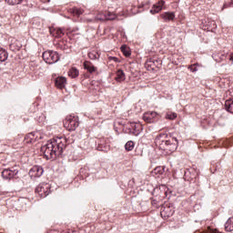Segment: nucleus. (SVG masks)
Masks as SVG:
<instances>
[{"mask_svg": "<svg viewBox=\"0 0 233 233\" xmlns=\"http://www.w3.org/2000/svg\"><path fill=\"white\" fill-rule=\"evenodd\" d=\"M66 138L61 137L53 138L41 147V153L46 159H56V157H65V150H66Z\"/></svg>", "mask_w": 233, "mask_h": 233, "instance_id": "1", "label": "nucleus"}, {"mask_svg": "<svg viewBox=\"0 0 233 233\" xmlns=\"http://www.w3.org/2000/svg\"><path fill=\"white\" fill-rule=\"evenodd\" d=\"M155 145L166 154H172L177 150V138L167 133H160L155 138Z\"/></svg>", "mask_w": 233, "mask_h": 233, "instance_id": "2", "label": "nucleus"}, {"mask_svg": "<svg viewBox=\"0 0 233 233\" xmlns=\"http://www.w3.org/2000/svg\"><path fill=\"white\" fill-rule=\"evenodd\" d=\"M64 127L70 132H74L79 127V117L76 116H67L64 120Z\"/></svg>", "mask_w": 233, "mask_h": 233, "instance_id": "3", "label": "nucleus"}, {"mask_svg": "<svg viewBox=\"0 0 233 233\" xmlns=\"http://www.w3.org/2000/svg\"><path fill=\"white\" fill-rule=\"evenodd\" d=\"M42 57L47 65H54L59 61V54L56 51H45Z\"/></svg>", "mask_w": 233, "mask_h": 233, "instance_id": "4", "label": "nucleus"}, {"mask_svg": "<svg viewBox=\"0 0 233 233\" xmlns=\"http://www.w3.org/2000/svg\"><path fill=\"white\" fill-rule=\"evenodd\" d=\"M174 212H176V210L174 209V205L172 204H163L160 209L161 218H164V219L174 216Z\"/></svg>", "mask_w": 233, "mask_h": 233, "instance_id": "5", "label": "nucleus"}, {"mask_svg": "<svg viewBox=\"0 0 233 233\" xmlns=\"http://www.w3.org/2000/svg\"><path fill=\"white\" fill-rule=\"evenodd\" d=\"M35 193L40 196V198H46L50 194V184L41 183L35 187Z\"/></svg>", "mask_w": 233, "mask_h": 233, "instance_id": "6", "label": "nucleus"}, {"mask_svg": "<svg viewBox=\"0 0 233 233\" xmlns=\"http://www.w3.org/2000/svg\"><path fill=\"white\" fill-rule=\"evenodd\" d=\"M17 174H19V170L17 168L9 167L2 171V177L3 179H5V181H10V179H14Z\"/></svg>", "mask_w": 233, "mask_h": 233, "instance_id": "7", "label": "nucleus"}, {"mask_svg": "<svg viewBox=\"0 0 233 233\" xmlns=\"http://www.w3.org/2000/svg\"><path fill=\"white\" fill-rule=\"evenodd\" d=\"M143 119L146 123H157L159 115L156 111L147 112L143 115Z\"/></svg>", "mask_w": 233, "mask_h": 233, "instance_id": "8", "label": "nucleus"}, {"mask_svg": "<svg viewBox=\"0 0 233 233\" xmlns=\"http://www.w3.org/2000/svg\"><path fill=\"white\" fill-rule=\"evenodd\" d=\"M96 143L98 145L97 150H100L101 152H106L110 150V144L108 143V138L106 137H101L96 140Z\"/></svg>", "mask_w": 233, "mask_h": 233, "instance_id": "9", "label": "nucleus"}, {"mask_svg": "<svg viewBox=\"0 0 233 233\" xmlns=\"http://www.w3.org/2000/svg\"><path fill=\"white\" fill-rule=\"evenodd\" d=\"M43 172H45V170L41 166H34L29 170V176L30 177H41L43 176Z\"/></svg>", "mask_w": 233, "mask_h": 233, "instance_id": "10", "label": "nucleus"}, {"mask_svg": "<svg viewBox=\"0 0 233 233\" xmlns=\"http://www.w3.org/2000/svg\"><path fill=\"white\" fill-rule=\"evenodd\" d=\"M95 19L96 21H114V19H116V15L108 12L96 15Z\"/></svg>", "mask_w": 233, "mask_h": 233, "instance_id": "11", "label": "nucleus"}, {"mask_svg": "<svg viewBox=\"0 0 233 233\" xmlns=\"http://www.w3.org/2000/svg\"><path fill=\"white\" fill-rule=\"evenodd\" d=\"M161 19L164 23H170L176 20V13L174 12H164L160 15Z\"/></svg>", "mask_w": 233, "mask_h": 233, "instance_id": "12", "label": "nucleus"}, {"mask_svg": "<svg viewBox=\"0 0 233 233\" xmlns=\"http://www.w3.org/2000/svg\"><path fill=\"white\" fill-rule=\"evenodd\" d=\"M159 63H161V60H157L156 58H149L147 59V61L146 62V67L147 68V70H156V68H157L159 66ZM156 66V67H154Z\"/></svg>", "mask_w": 233, "mask_h": 233, "instance_id": "13", "label": "nucleus"}, {"mask_svg": "<svg viewBox=\"0 0 233 233\" xmlns=\"http://www.w3.org/2000/svg\"><path fill=\"white\" fill-rule=\"evenodd\" d=\"M129 130L133 136H139L141 134V130H143V126L139 123L132 122Z\"/></svg>", "mask_w": 233, "mask_h": 233, "instance_id": "14", "label": "nucleus"}, {"mask_svg": "<svg viewBox=\"0 0 233 233\" xmlns=\"http://www.w3.org/2000/svg\"><path fill=\"white\" fill-rule=\"evenodd\" d=\"M55 85L56 88L63 89L66 86V77L65 76H57L55 79Z\"/></svg>", "mask_w": 233, "mask_h": 233, "instance_id": "15", "label": "nucleus"}, {"mask_svg": "<svg viewBox=\"0 0 233 233\" xmlns=\"http://www.w3.org/2000/svg\"><path fill=\"white\" fill-rule=\"evenodd\" d=\"M84 68L88 72V74H94V72H97V67L92 64L90 61H85L84 64Z\"/></svg>", "mask_w": 233, "mask_h": 233, "instance_id": "16", "label": "nucleus"}, {"mask_svg": "<svg viewBox=\"0 0 233 233\" xmlns=\"http://www.w3.org/2000/svg\"><path fill=\"white\" fill-rule=\"evenodd\" d=\"M163 6H165V1L161 0L158 2L157 5H154L153 8L150 10L151 14H159L161 10H163Z\"/></svg>", "mask_w": 233, "mask_h": 233, "instance_id": "17", "label": "nucleus"}, {"mask_svg": "<svg viewBox=\"0 0 233 233\" xmlns=\"http://www.w3.org/2000/svg\"><path fill=\"white\" fill-rule=\"evenodd\" d=\"M165 174V167L158 166L155 167L152 171V176H157V177H159V176H163Z\"/></svg>", "mask_w": 233, "mask_h": 233, "instance_id": "18", "label": "nucleus"}, {"mask_svg": "<svg viewBox=\"0 0 233 233\" xmlns=\"http://www.w3.org/2000/svg\"><path fill=\"white\" fill-rule=\"evenodd\" d=\"M6 59H8V52L3 47H0V63H5Z\"/></svg>", "mask_w": 233, "mask_h": 233, "instance_id": "19", "label": "nucleus"}, {"mask_svg": "<svg viewBox=\"0 0 233 233\" xmlns=\"http://www.w3.org/2000/svg\"><path fill=\"white\" fill-rule=\"evenodd\" d=\"M225 230L226 232L233 231V217L229 218L228 221L225 223Z\"/></svg>", "mask_w": 233, "mask_h": 233, "instance_id": "20", "label": "nucleus"}, {"mask_svg": "<svg viewBox=\"0 0 233 233\" xmlns=\"http://www.w3.org/2000/svg\"><path fill=\"white\" fill-rule=\"evenodd\" d=\"M25 143H35V134L34 132L28 133L25 137Z\"/></svg>", "mask_w": 233, "mask_h": 233, "instance_id": "21", "label": "nucleus"}, {"mask_svg": "<svg viewBox=\"0 0 233 233\" xmlns=\"http://www.w3.org/2000/svg\"><path fill=\"white\" fill-rule=\"evenodd\" d=\"M70 12L73 14V15H75V17H79V15H82L84 11L81 8L73 7L70 9Z\"/></svg>", "mask_w": 233, "mask_h": 233, "instance_id": "22", "label": "nucleus"}, {"mask_svg": "<svg viewBox=\"0 0 233 233\" xmlns=\"http://www.w3.org/2000/svg\"><path fill=\"white\" fill-rule=\"evenodd\" d=\"M121 52L125 56V57H130L132 56V52H130V48L127 47L126 45L121 46Z\"/></svg>", "mask_w": 233, "mask_h": 233, "instance_id": "23", "label": "nucleus"}, {"mask_svg": "<svg viewBox=\"0 0 233 233\" xmlns=\"http://www.w3.org/2000/svg\"><path fill=\"white\" fill-rule=\"evenodd\" d=\"M116 81L121 83V81H125V72H123L122 69H118L116 71Z\"/></svg>", "mask_w": 233, "mask_h": 233, "instance_id": "24", "label": "nucleus"}, {"mask_svg": "<svg viewBox=\"0 0 233 233\" xmlns=\"http://www.w3.org/2000/svg\"><path fill=\"white\" fill-rule=\"evenodd\" d=\"M68 76L69 77H72L73 79H75V77H77L79 76V70H77V68L76 67H72L68 71Z\"/></svg>", "mask_w": 233, "mask_h": 233, "instance_id": "25", "label": "nucleus"}, {"mask_svg": "<svg viewBox=\"0 0 233 233\" xmlns=\"http://www.w3.org/2000/svg\"><path fill=\"white\" fill-rule=\"evenodd\" d=\"M9 48L12 52H19L21 50V45H17V43H13L9 46Z\"/></svg>", "mask_w": 233, "mask_h": 233, "instance_id": "26", "label": "nucleus"}, {"mask_svg": "<svg viewBox=\"0 0 233 233\" xmlns=\"http://www.w3.org/2000/svg\"><path fill=\"white\" fill-rule=\"evenodd\" d=\"M134 147H135V144H134V141L132 140L127 141L125 145V148L127 152L134 150Z\"/></svg>", "mask_w": 233, "mask_h": 233, "instance_id": "27", "label": "nucleus"}, {"mask_svg": "<svg viewBox=\"0 0 233 233\" xmlns=\"http://www.w3.org/2000/svg\"><path fill=\"white\" fill-rule=\"evenodd\" d=\"M88 57L92 60L99 59V55L96 51H91L88 53Z\"/></svg>", "mask_w": 233, "mask_h": 233, "instance_id": "28", "label": "nucleus"}, {"mask_svg": "<svg viewBox=\"0 0 233 233\" xmlns=\"http://www.w3.org/2000/svg\"><path fill=\"white\" fill-rule=\"evenodd\" d=\"M176 117H177V114H176V113L167 112L166 114V119H169L172 121V120L176 119Z\"/></svg>", "mask_w": 233, "mask_h": 233, "instance_id": "29", "label": "nucleus"}, {"mask_svg": "<svg viewBox=\"0 0 233 233\" xmlns=\"http://www.w3.org/2000/svg\"><path fill=\"white\" fill-rule=\"evenodd\" d=\"M54 35H56V37H63V35H65V32L63 31V29L57 28L55 30Z\"/></svg>", "mask_w": 233, "mask_h": 233, "instance_id": "30", "label": "nucleus"}, {"mask_svg": "<svg viewBox=\"0 0 233 233\" xmlns=\"http://www.w3.org/2000/svg\"><path fill=\"white\" fill-rule=\"evenodd\" d=\"M9 3V5H21L23 0H5Z\"/></svg>", "mask_w": 233, "mask_h": 233, "instance_id": "31", "label": "nucleus"}, {"mask_svg": "<svg viewBox=\"0 0 233 233\" xmlns=\"http://www.w3.org/2000/svg\"><path fill=\"white\" fill-rule=\"evenodd\" d=\"M135 152L137 156H143V149H141L140 147H137Z\"/></svg>", "mask_w": 233, "mask_h": 233, "instance_id": "32", "label": "nucleus"}, {"mask_svg": "<svg viewBox=\"0 0 233 233\" xmlns=\"http://www.w3.org/2000/svg\"><path fill=\"white\" fill-rule=\"evenodd\" d=\"M45 119H46V117L44 115H42L37 118V121L38 123H45Z\"/></svg>", "mask_w": 233, "mask_h": 233, "instance_id": "33", "label": "nucleus"}, {"mask_svg": "<svg viewBox=\"0 0 233 233\" xmlns=\"http://www.w3.org/2000/svg\"><path fill=\"white\" fill-rule=\"evenodd\" d=\"M109 61H114L115 63H119V58L116 56H109Z\"/></svg>", "mask_w": 233, "mask_h": 233, "instance_id": "34", "label": "nucleus"}, {"mask_svg": "<svg viewBox=\"0 0 233 233\" xmlns=\"http://www.w3.org/2000/svg\"><path fill=\"white\" fill-rule=\"evenodd\" d=\"M232 2H229V3H225L224 5H223V8H230V6H232Z\"/></svg>", "mask_w": 233, "mask_h": 233, "instance_id": "35", "label": "nucleus"}, {"mask_svg": "<svg viewBox=\"0 0 233 233\" xmlns=\"http://www.w3.org/2000/svg\"><path fill=\"white\" fill-rule=\"evenodd\" d=\"M189 70H190L191 72H198V67H195L194 66H189Z\"/></svg>", "mask_w": 233, "mask_h": 233, "instance_id": "36", "label": "nucleus"}, {"mask_svg": "<svg viewBox=\"0 0 233 233\" xmlns=\"http://www.w3.org/2000/svg\"><path fill=\"white\" fill-rule=\"evenodd\" d=\"M229 61H233V53L229 55Z\"/></svg>", "mask_w": 233, "mask_h": 233, "instance_id": "37", "label": "nucleus"}, {"mask_svg": "<svg viewBox=\"0 0 233 233\" xmlns=\"http://www.w3.org/2000/svg\"><path fill=\"white\" fill-rule=\"evenodd\" d=\"M198 179H199V175L197 174V176L195 177V181H198Z\"/></svg>", "mask_w": 233, "mask_h": 233, "instance_id": "38", "label": "nucleus"}, {"mask_svg": "<svg viewBox=\"0 0 233 233\" xmlns=\"http://www.w3.org/2000/svg\"><path fill=\"white\" fill-rule=\"evenodd\" d=\"M225 55H221V56H220V59H221V61H223V59H225Z\"/></svg>", "mask_w": 233, "mask_h": 233, "instance_id": "39", "label": "nucleus"}, {"mask_svg": "<svg viewBox=\"0 0 233 233\" xmlns=\"http://www.w3.org/2000/svg\"><path fill=\"white\" fill-rule=\"evenodd\" d=\"M152 205H156V200H153V201H152Z\"/></svg>", "mask_w": 233, "mask_h": 233, "instance_id": "40", "label": "nucleus"}, {"mask_svg": "<svg viewBox=\"0 0 233 233\" xmlns=\"http://www.w3.org/2000/svg\"><path fill=\"white\" fill-rule=\"evenodd\" d=\"M230 2H231V5H233V0H231Z\"/></svg>", "mask_w": 233, "mask_h": 233, "instance_id": "41", "label": "nucleus"}]
</instances>
